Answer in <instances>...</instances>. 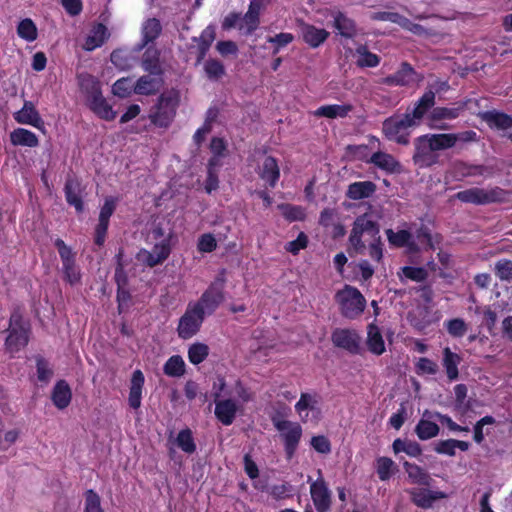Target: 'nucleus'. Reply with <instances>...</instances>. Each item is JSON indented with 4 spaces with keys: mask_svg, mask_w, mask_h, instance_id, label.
Masks as SVG:
<instances>
[{
    "mask_svg": "<svg viewBox=\"0 0 512 512\" xmlns=\"http://www.w3.org/2000/svg\"><path fill=\"white\" fill-rule=\"evenodd\" d=\"M55 246L57 247L58 253L62 260V266L75 261L74 253L72 252L71 248L64 243L63 240L56 239Z\"/></svg>",
    "mask_w": 512,
    "mask_h": 512,
    "instance_id": "nucleus-63",
    "label": "nucleus"
},
{
    "mask_svg": "<svg viewBox=\"0 0 512 512\" xmlns=\"http://www.w3.org/2000/svg\"><path fill=\"white\" fill-rule=\"evenodd\" d=\"M416 80L417 74L414 69L408 63H403L396 73L384 78L382 83L389 86H406Z\"/></svg>",
    "mask_w": 512,
    "mask_h": 512,
    "instance_id": "nucleus-16",
    "label": "nucleus"
},
{
    "mask_svg": "<svg viewBox=\"0 0 512 512\" xmlns=\"http://www.w3.org/2000/svg\"><path fill=\"white\" fill-rule=\"evenodd\" d=\"M461 363V357L451 351L449 347L443 349V366L449 380L453 381L458 378V365Z\"/></svg>",
    "mask_w": 512,
    "mask_h": 512,
    "instance_id": "nucleus-34",
    "label": "nucleus"
},
{
    "mask_svg": "<svg viewBox=\"0 0 512 512\" xmlns=\"http://www.w3.org/2000/svg\"><path fill=\"white\" fill-rule=\"evenodd\" d=\"M310 493L317 511L327 512L331 504V494L323 479L311 483Z\"/></svg>",
    "mask_w": 512,
    "mask_h": 512,
    "instance_id": "nucleus-13",
    "label": "nucleus"
},
{
    "mask_svg": "<svg viewBox=\"0 0 512 512\" xmlns=\"http://www.w3.org/2000/svg\"><path fill=\"white\" fill-rule=\"evenodd\" d=\"M163 86V79L161 75H143L141 76L134 85V93L138 95H154Z\"/></svg>",
    "mask_w": 512,
    "mask_h": 512,
    "instance_id": "nucleus-15",
    "label": "nucleus"
},
{
    "mask_svg": "<svg viewBox=\"0 0 512 512\" xmlns=\"http://www.w3.org/2000/svg\"><path fill=\"white\" fill-rule=\"evenodd\" d=\"M87 103L90 109L102 119L110 121L116 117V112L113 111L102 94Z\"/></svg>",
    "mask_w": 512,
    "mask_h": 512,
    "instance_id": "nucleus-35",
    "label": "nucleus"
},
{
    "mask_svg": "<svg viewBox=\"0 0 512 512\" xmlns=\"http://www.w3.org/2000/svg\"><path fill=\"white\" fill-rule=\"evenodd\" d=\"M495 274L502 281L512 280V261L500 259L495 263Z\"/></svg>",
    "mask_w": 512,
    "mask_h": 512,
    "instance_id": "nucleus-53",
    "label": "nucleus"
},
{
    "mask_svg": "<svg viewBox=\"0 0 512 512\" xmlns=\"http://www.w3.org/2000/svg\"><path fill=\"white\" fill-rule=\"evenodd\" d=\"M367 347L369 351L375 355H381L385 351V343L379 328L370 324L367 328Z\"/></svg>",
    "mask_w": 512,
    "mask_h": 512,
    "instance_id": "nucleus-33",
    "label": "nucleus"
},
{
    "mask_svg": "<svg viewBox=\"0 0 512 512\" xmlns=\"http://www.w3.org/2000/svg\"><path fill=\"white\" fill-rule=\"evenodd\" d=\"M439 371L438 364L426 357L419 358L415 363V372L419 376L435 375Z\"/></svg>",
    "mask_w": 512,
    "mask_h": 512,
    "instance_id": "nucleus-50",
    "label": "nucleus"
},
{
    "mask_svg": "<svg viewBox=\"0 0 512 512\" xmlns=\"http://www.w3.org/2000/svg\"><path fill=\"white\" fill-rule=\"evenodd\" d=\"M370 162L378 168L388 171L395 172L399 169L400 165L395 158L384 152H376L371 156Z\"/></svg>",
    "mask_w": 512,
    "mask_h": 512,
    "instance_id": "nucleus-38",
    "label": "nucleus"
},
{
    "mask_svg": "<svg viewBox=\"0 0 512 512\" xmlns=\"http://www.w3.org/2000/svg\"><path fill=\"white\" fill-rule=\"evenodd\" d=\"M465 109V104H459L454 107H436L430 113V120L440 121V120H452L457 118L461 112Z\"/></svg>",
    "mask_w": 512,
    "mask_h": 512,
    "instance_id": "nucleus-37",
    "label": "nucleus"
},
{
    "mask_svg": "<svg viewBox=\"0 0 512 512\" xmlns=\"http://www.w3.org/2000/svg\"><path fill=\"white\" fill-rule=\"evenodd\" d=\"M144 375L140 370L132 374L128 402L131 408L138 409L141 406Z\"/></svg>",
    "mask_w": 512,
    "mask_h": 512,
    "instance_id": "nucleus-20",
    "label": "nucleus"
},
{
    "mask_svg": "<svg viewBox=\"0 0 512 512\" xmlns=\"http://www.w3.org/2000/svg\"><path fill=\"white\" fill-rule=\"evenodd\" d=\"M357 65L360 67H376L380 63L379 57L368 51L365 46H360L356 50Z\"/></svg>",
    "mask_w": 512,
    "mask_h": 512,
    "instance_id": "nucleus-47",
    "label": "nucleus"
},
{
    "mask_svg": "<svg viewBox=\"0 0 512 512\" xmlns=\"http://www.w3.org/2000/svg\"><path fill=\"white\" fill-rule=\"evenodd\" d=\"M53 376V370L47 361L42 358L37 359V377L41 382H49Z\"/></svg>",
    "mask_w": 512,
    "mask_h": 512,
    "instance_id": "nucleus-62",
    "label": "nucleus"
},
{
    "mask_svg": "<svg viewBox=\"0 0 512 512\" xmlns=\"http://www.w3.org/2000/svg\"><path fill=\"white\" fill-rule=\"evenodd\" d=\"M78 83L81 91L86 94L87 102L102 94L100 82L90 74H80Z\"/></svg>",
    "mask_w": 512,
    "mask_h": 512,
    "instance_id": "nucleus-24",
    "label": "nucleus"
},
{
    "mask_svg": "<svg viewBox=\"0 0 512 512\" xmlns=\"http://www.w3.org/2000/svg\"><path fill=\"white\" fill-rule=\"evenodd\" d=\"M164 373L170 377H180L185 372V362L179 355L170 357L164 365Z\"/></svg>",
    "mask_w": 512,
    "mask_h": 512,
    "instance_id": "nucleus-44",
    "label": "nucleus"
},
{
    "mask_svg": "<svg viewBox=\"0 0 512 512\" xmlns=\"http://www.w3.org/2000/svg\"><path fill=\"white\" fill-rule=\"evenodd\" d=\"M273 424L280 432L284 441L287 457L291 458L294 455L302 436L301 426L296 422L278 418L273 419Z\"/></svg>",
    "mask_w": 512,
    "mask_h": 512,
    "instance_id": "nucleus-7",
    "label": "nucleus"
},
{
    "mask_svg": "<svg viewBox=\"0 0 512 512\" xmlns=\"http://www.w3.org/2000/svg\"><path fill=\"white\" fill-rule=\"evenodd\" d=\"M447 331L453 337H462L467 332V326L465 322L460 319H452L446 323Z\"/></svg>",
    "mask_w": 512,
    "mask_h": 512,
    "instance_id": "nucleus-59",
    "label": "nucleus"
},
{
    "mask_svg": "<svg viewBox=\"0 0 512 512\" xmlns=\"http://www.w3.org/2000/svg\"><path fill=\"white\" fill-rule=\"evenodd\" d=\"M208 354L209 347L204 343H194L188 350L189 361L194 365L203 362L207 358Z\"/></svg>",
    "mask_w": 512,
    "mask_h": 512,
    "instance_id": "nucleus-48",
    "label": "nucleus"
},
{
    "mask_svg": "<svg viewBox=\"0 0 512 512\" xmlns=\"http://www.w3.org/2000/svg\"><path fill=\"white\" fill-rule=\"evenodd\" d=\"M17 34L23 40L33 42L37 39L38 30L35 23L30 18H26L19 22Z\"/></svg>",
    "mask_w": 512,
    "mask_h": 512,
    "instance_id": "nucleus-41",
    "label": "nucleus"
},
{
    "mask_svg": "<svg viewBox=\"0 0 512 512\" xmlns=\"http://www.w3.org/2000/svg\"><path fill=\"white\" fill-rule=\"evenodd\" d=\"M215 38V31L212 27H207L203 30L199 37V51L200 55L198 61L204 58L206 52L208 51L211 43Z\"/></svg>",
    "mask_w": 512,
    "mask_h": 512,
    "instance_id": "nucleus-52",
    "label": "nucleus"
},
{
    "mask_svg": "<svg viewBox=\"0 0 512 512\" xmlns=\"http://www.w3.org/2000/svg\"><path fill=\"white\" fill-rule=\"evenodd\" d=\"M142 68L152 75H162L159 62V52L154 48H148L142 58Z\"/></svg>",
    "mask_w": 512,
    "mask_h": 512,
    "instance_id": "nucleus-36",
    "label": "nucleus"
},
{
    "mask_svg": "<svg viewBox=\"0 0 512 512\" xmlns=\"http://www.w3.org/2000/svg\"><path fill=\"white\" fill-rule=\"evenodd\" d=\"M388 241L391 245L397 247H408L410 251H416L417 245L412 240L413 235L407 230L394 232L392 229L386 230Z\"/></svg>",
    "mask_w": 512,
    "mask_h": 512,
    "instance_id": "nucleus-29",
    "label": "nucleus"
},
{
    "mask_svg": "<svg viewBox=\"0 0 512 512\" xmlns=\"http://www.w3.org/2000/svg\"><path fill=\"white\" fill-rule=\"evenodd\" d=\"M10 141L15 146L36 147L39 140L35 133L24 128H17L10 133Z\"/></svg>",
    "mask_w": 512,
    "mask_h": 512,
    "instance_id": "nucleus-32",
    "label": "nucleus"
},
{
    "mask_svg": "<svg viewBox=\"0 0 512 512\" xmlns=\"http://www.w3.org/2000/svg\"><path fill=\"white\" fill-rule=\"evenodd\" d=\"M428 137L435 151L451 148L458 140V135L456 134H431Z\"/></svg>",
    "mask_w": 512,
    "mask_h": 512,
    "instance_id": "nucleus-42",
    "label": "nucleus"
},
{
    "mask_svg": "<svg viewBox=\"0 0 512 512\" xmlns=\"http://www.w3.org/2000/svg\"><path fill=\"white\" fill-rule=\"evenodd\" d=\"M265 5V0H251L247 12L241 16L239 30L246 35L252 34L260 24V14Z\"/></svg>",
    "mask_w": 512,
    "mask_h": 512,
    "instance_id": "nucleus-10",
    "label": "nucleus"
},
{
    "mask_svg": "<svg viewBox=\"0 0 512 512\" xmlns=\"http://www.w3.org/2000/svg\"><path fill=\"white\" fill-rule=\"evenodd\" d=\"M332 341L337 347L352 353H358L360 350L361 338L354 330L337 329L332 334Z\"/></svg>",
    "mask_w": 512,
    "mask_h": 512,
    "instance_id": "nucleus-12",
    "label": "nucleus"
},
{
    "mask_svg": "<svg viewBox=\"0 0 512 512\" xmlns=\"http://www.w3.org/2000/svg\"><path fill=\"white\" fill-rule=\"evenodd\" d=\"M176 441L178 446L186 453H193L196 449L191 431L188 429L180 431Z\"/></svg>",
    "mask_w": 512,
    "mask_h": 512,
    "instance_id": "nucleus-56",
    "label": "nucleus"
},
{
    "mask_svg": "<svg viewBox=\"0 0 512 512\" xmlns=\"http://www.w3.org/2000/svg\"><path fill=\"white\" fill-rule=\"evenodd\" d=\"M435 149L428 137L423 135L415 140V153L413 159L421 167H428L436 162Z\"/></svg>",
    "mask_w": 512,
    "mask_h": 512,
    "instance_id": "nucleus-11",
    "label": "nucleus"
},
{
    "mask_svg": "<svg viewBox=\"0 0 512 512\" xmlns=\"http://www.w3.org/2000/svg\"><path fill=\"white\" fill-rule=\"evenodd\" d=\"M494 423L495 419L492 416H485L477 421L474 426V441L478 444L482 443L485 436L489 434V431H484V427Z\"/></svg>",
    "mask_w": 512,
    "mask_h": 512,
    "instance_id": "nucleus-55",
    "label": "nucleus"
},
{
    "mask_svg": "<svg viewBox=\"0 0 512 512\" xmlns=\"http://www.w3.org/2000/svg\"><path fill=\"white\" fill-rule=\"evenodd\" d=\"M84 512H103L100 497L92 490L86 492Z\"/></svg>",
    "mask_w": 512,
    "mask_h": 512,
    "instance_id": "nucleus-58",
    "label": "nucleus"
},
{
    "mask_svg": "<svg viewBox=\"0 0 512 512\" xmlns=\"http://www.w3.org/2000/svg\"><path fill=\"white\" fill-rule=\"evenodd\" d=\"M334 27L340 35L347 38L353 37L356 32L354 22L341 12L334 15Z\"/></svg>",
    "mask_w": 512,
    "mask_h": 512,
    "instance_id": "nucleus-39",
    "label": "nucleus"
},
{
    "mask_svg": "<svg viewBox=\"0 0 512 512\" xmlns=\"http://www.w3.org/2000/svg\"><path fill=\"white\" fill-rule=\"evenodd\" d=\"M203 69L206 77L212 81L220 79L225 74V68L223 64L215 59H208L204 63Z\"/></svg>",
    "mask_w": 512,
    "mask_h": 512,
    "instance_id": "nucleus-49",
    "label": "nucleus"
},
{
    "mask_svg": "<svg viewBox=\"0 0 512 512\" xmlns=\"http://www.w3.org/2000/svg\"><path fill=\"white\" fill-rule=\"evenodd\" d=\"M410 480L415 484H428L429 475L418 465L404 462L403 464Z\"/></svg>",
    "mask_w": 512,
    "mask_h": 512,
    "instance_id": "nucleus-46",
    "label": "nucleus"
},
{
    "mask_svg": "<svg viewBox=\"0 0 512 512\" xmlns=\"http://www.w3.org/2000/svg\"><path fill=\"white\" fill-rule=\"evenodd\" d=\"M237 412V404L232 399L215 400V415L224 425L233 423Z\"/></svg>",
    "mask_w": 512,
    "mask_h": 512,
    "instance_id": "nucleus-18",
    "label": "nucleus"
},
{
    "mask_svg": "<svg viewBox=\"0 0 512 512\" xmlns=\"http://www.w3.org/2000/svg\"><path fill=\"white\" fill-rule=\"evenodd\" d=\"M376 190V185L371 181L354 182L348 186L347 196L353 200L370 197Z\"/></svg>",
    "mask_w": 512,
    "mask_h": 512,
    "instance_id": "nucleus-31",
    "label": "nucleus"
},
{
    "mask_svg": "<svg viewBox=\"0 0 512 512\" xmlns=\"http://www.w3.org/2000/svg\"><path fill=\"white\" fill-rule=\"evenodd\" d=\"M482 119L491 127L499 130L512 128V117L497 111H487L481 115Z\"/></svg>",
    "mask_w": 512,
    "mask_h": 512,
    "instance_id": "nucleus-26",
    "label": "nucleus"
},
{
    "mask_svg": "<svg viewBox=\"0 0 512 512\" xmlns=\"http://www.w3.org/2000/svg\"><path fill=\"white\" fill-rule=\"evenodd\" d=\"M134 85L135 83L131 78L123 77L114 83L112 92L120 98H126L134 92Z\"/></svg>",
    "mask_w": 512,
    "mask_h": 512,
    "instance_id": "nucleus-51",
    "label": "nucleus"
},
{
    "mask_svg": "<svg viewBox=\"0 0 512 512\" xmlns=\"http://www.w3.org/2000/svg\"><path fill=\"white\" fill-rule=\"evenodd\" d=\"M413 502L421 508H430L434 501L446 498L441 491H430L427 489H414L410 492Z\"/></svg>",
    "mask_w": 512,
    "mask_h": 512,
    "instance_id": "nucleus-21",
    "label": "nucleus"
},
{
    "mask_svg": "<svg viewBox=\"0 0 512 512\" xmlns=\"http://www.w3.org/2000/svg\"><path fill=\"white\" fill-rule=\"evenodd\" d=\"M435 103V93L432 90L426 91L415 103L411 111L402 115H395L383 122V133L385 136L399 144L409 143L410 129L417 127L424 115Z\"/></svg>",
    "mask_w": 512,
    "mask_h": 512,
    "instance_id": "nucleus-1",
    "label": "nucleus"
},
{
    "mask_svg": "<svg viewBox=\"0 0 512 512\" xmlns=\"http://www.w3.org/2000/svg\"><path fill=\"white\" fill-rule=\"evenodd\" d=\"M205 316L191 303L187 305L184 314L180 317L177 333L181 339H190L198 333Z\"/></svg>",
    "mask_w": 512,
    "mask_h": 512,
    "instance_id": "nucleus-8",
    "label": "nucleus"
},
{
    "mask_svg": "<svg viewBox=\"0 0 512 512\" xmlns=\"http://www.w3.org/2000/svg\"><path fill=\"white\" fill-rule=\"evenodd\" d=\"M423 416L424 417H435L436 419H438L440 421L441 424L446 425L449 428V430L453 431V432H460V431L468 432L469 431V428L467 426H465V427L460 426V425L456 424L449 416L440 414L438 412L431 414L430 412L425 411Z\"/></svg>",
    "mask_w": 512,
    "mask_h": 512,
    "instance_id": "nucleus-54",
    "label": "nucleus"
},
{
    "mask_svg": "<svg viewBox=\"0 0 512 512\" xmlns=\"http://www.w3.org/2000/svg\"><path fill=\"white\" fill-rule=\"evenodd\" d=\"M224 279L217 278L196 302H190L204 315H211L224 300Z\"/></svg>",
    "mask_w": 512,
    "mask_h": 512,
    "instance_id": "nucleus-5",
    "label": "nucleus"
},
{
    "mask_svg": "<svg viewBox=\"0 0 512 512\" xmlns=\"http://www.w3.org/2000/svg\"><path fill=\"white\" fill-rule=\"evenodd\" d=\"M317 399L315 395L302 393L295 405V410L303 422L309 421V414L316 411Z\"/></svg>",
    "mask_w": 512,
    "mask_h": 512,
    "instance_id": "nucleus-27",
    "label": "nucleus"
},
{
    "mask_svg": "<svg viewBox=\"0 0 512 512\" xmlns=\"http://www.w3.org/2000/svg\"><path fill=\"white\" fill-rule=\"evenodd\" d=\"M162 31L161 23L156 18H149L145 20L142 24L141 34H142V43L140 45V49L146 46L148 43L156 40Z\"/></svg>",
    "mask_w": 512,
    "mask_h": 512,
    "instance_id": "nucleus-28",
    "label": "nucleus"
},
{
    "mask_svg": "<svg viewBox=\"0 0 512 512\" xmlns=\"http://www.w3.org/2000/svg\"><path fill=\"white\" fill-rule=\"evenodd\" d=\"M456 198L465 203L483 204L489 201L488 194L479 188H471L460 191L456 194Z\"/></svg>",
    "mask_w": 512,
    "mask_h": 512,
    "instance_id": "nucleus-40",
    "label": "nucleus"
},
{
    "mask_svg": "<svg viewBox=\"0 0 512 512\" xmlns=\"http://www.w3.org/2000/svg\"><path fill=\"white\" fill-rule=\"evenodd\" d=\"M377 474L382 481L388 480L396 471V464L388 457H379L376 460Z\"/></svg>",
    "mask_w": 512,
    "mask_h": 512,
    "instance_id": "nucleus-45",
    "label": "nucleus"
},
{
    "mask_svg": "<svg viewBox=\"0 0 512 512\" xmlns=\"http://www.w3.org/2000/svg\"><path fill=\"white\" fill-rule=\"evenodd\" d=\"M218 165V160L216 158H211L208 166V176L206 179L205 190L207 193H211L212 191L218 188V177L215 172V166Z\"/></svg>",
    "mask_w": 512,
    "mask_h": 512,
    "instance_id": "nucleus-57",
    "label": "nucleus"
},
{
    "mask_svg": "<svg viewBox=\"0 0 512 512\" xmlns=\"http://www.w3.org/2000/svg\"><path fill=\"white\" fill-rule=\"evenodd\" d=\"M415 432L419 439L428 440L438 435L439 427L432 421L421 419L416 425Z\"/></svg>",
    "mask_w": 512,
    "mask_h": 512,
    "instance_id": "nucleus-43",
    "label": "nucleus"
},
{
    "mask_svg": "<svg viewBox=\"0 0 512 512\" xmlns=\"http://www.w3.org/2000/svg\"><path fill=\"white\" fill-rule=\"evenodd\" d=\"M280 176V171L276 160L273 157H265L260 166V177L274 187Z\"/></svg>",
    "mask_w": 512,
    "mask_h": 512,
    "instance_id": "nucleus-25",
    "label": "nucleus"
},
{
    "mask_svg": "<svg viewBox=\"0 0 512 512\" xmlns=\"http://www.w3.org/2000/svg\"><path fill=\"white\" fill-rule=\"evenodd\" d=\"M72 393L68 383L64 380L58 381L53 390L51 399L58 409H65L71 402Z\"/></svg>",
    "mask_w": 512,
    "mask_h": 512,
    "instance_id": "nucleus-22",
    "label": "nucleus"
},
{
    "mask_svg": "<svg viewBox=\"0 0 512 512\" xmlns=\"http://www.w3.org/2000/svg\"><path fill=\"white\" fill-rule=\"evenodd\" d=\"M299 29L303 41L312 48L319 47L329 37L327 30L317 28L303 21L299 22Z\"/></svg>",
    "mask_w": 512,
    "mask_h": 512,
    "instance_id": "nucleus-14",
    "label": "nucleus"
},
{
    "mask_svg": "<svg viewBox=\"0 0 512 512\" xmlns=\"http://www.w3.org/2000/svg\"><path fill=\"white\" fill-rule=\"evenodd\" d=\"M28 324L22 316L15 312L11 315L9 334L6 338V348L10 353L18 352L28 343Z\"/></svg>",
    "mask_w": 512,
    "mask_h": 512,
    "instance_id": "nucleus-6",
    "label": "nucleus"
},
{
    "mask_svg": "<svg viewBox=\"0 0 512 512\" xmlns=\"http://www.w3.org/2000/svg\"><path fill=\"white\" fill-rule=\"evenodd\" d=\"M171 253V243L169 238H163L154 243L151 250L140 249L137 253V259L141 263L154 267L162 264Z\"/></svg>",
    "mask_w": 512,
    "mask_h": 512,
    "instance_id": "nucleus-9",
    "label": "nucleus"
},
{
    "mask_svg": "<svg viewBox=\"0 0 512 512\" xmlns=\"http://www.w3.org/2000/svg\"><path fill=\"white\" fill-rule=\"evenodd\" d=\"M402 273L405 277H407L413 281H416V282H422L428 276L427 271L422 267L407 266V267L402 268Z\"/></svg>",
    "mask_w": 512,
    "mask_h": 512,
    "instance_id": "nucleus-61",
    "label": "nucleus"
},
{
    "mask_svg": "<svg viewBox=\"0 0 512 512\" xmlns=\"http://www.w3.org/2000/svg\"><path fill=\"white\" fill-rule=\"evenodd\" d=\"M197 247L200 252L208 253L216 249L217 242L212 234L207 233L199 238Z\"/></svg>",
    "mask_w": 512,
    "mask_h": 512,
    "instance_id": "nucleus-64",
    "label": "nucleus"
},
{
    "mask_svg": "<svg viewBox=\"0 0 512 512\" xmlns=\"http://www.w3.org/2000/svg\"><path fill=\"white\" fill-rule=\"evenodd\" d=\"M351 110L352 105L350 104H332L319 107L313 112V114L317 117L335 119L346 117Z\"/></svg>",
    "mask_w": 512,
    "mask_h": 512,
    "instance_id": "nucleus-30",
    "label": "nucleus"
},
{
    "mask_svg": "<svg viewBox=\"0 0 512 512\" xmlns=\"http://www.w3.org/2000/svg\"><path fill=\"white\" fill-rule=\"evenodd\" d=\"M14 119L20 124L31 125L36 128H41L44 124L33 103L30 101H25L22 109L14 113Z\"/></svg>",
    "mask_w": 512,
    "mask_h": 512,
    "instance_id": "nucleus-17",
    "label": "nucleus"
},
{
    "mask_svg": "<svg viewBox=\"0 0 512 512\" xmlns=\"http://www.w3.org/2000/svg\"><path fill=\"white\" fill-rule=\"evenodd\" d=\"M349 242L357 254H364L366 244H368L370 257L377 262L381 261L383 251L379 227L367 214L356 218Z\"/></svg>",
    "mask_w": 512,
    "mask_h": 512,
    "instance_id": "nucleus-2",
    "label": "nucleus"
},
{
    "mask_svg": "<svg viewBox=\"0 0 512 512\" xmlns=\"http://www.w3.org/2000/svg\"><path fill=\"white\" fill-rule=\"evenodd\" d=\"M335 301L342 316L348 319L358 318L365 310L366 299L355 287L345 285L335 294Z\"/></svg>",
    "mask_w": 512,
    "mask_h": 512,
    "instance_id": "nucleus-3",
    "label": "nucleus"
},
{
    "mask_svg": "<svg viewBox=\"0 0 512 512\" xmlns=\"http://www.w3.org/2000/svg\"><path fill=\"white\" fill-rule=\"evenodd\" d=\"M62 269L66 281L69 282L71 285H75L80 282L81 274L78 267L75 265V261L63 265Z\"/></svg>",
    "mask_w": 512,
    "mask_h": 512,
    "instance_id": "nucleus-60",
    "label": "nucleus"
},
{
    "mask_svg": "<svg viewBox=\"0 0 512 512\" xmlns=\"http://www.w3.org/2000/svg\"><path fill=\"white\" fill-rule=\"evenodd\" d=\"M178 102V94L174 91L161 94L157 104L149 113L150 121L155 126L167 128L174 119Z\"/></svg>",
    "mask_w": 512,
    "mask_h": 512,
    "instance_id": "nucleus-4",
    "label": "nucleus"
},
{
    "mask_svg": "<svg viewBox=\"0 0 512 512\" xmlns=\"http://www.w3.org/2000/svg\"><path fill=\"white\" fill-rule=\"evenodd\" d=\"M66 201L75 207L77 212L83 211L82 186L76 179L69 178L65 184Z\"/></svg>",
    "mask_w": 512,
    "mask_h": 512,
    "instance_id": "nucleus-19",
    "label": "nucleus"
},
{
    "mask_svg": "<svg viewBox=\"0 0 512 512\" xmlns=\"http://www.w3.org/2000/svg\"><path fill=\"white\" fill-rule=\"evenodd\" d=\"M108 36L107 28L103 24H97L87 35L83 48L87 51H92L100 47L106 41Z\"/></svg>",
    "mask_w": 512,
    "mask_h": 512,
    "instance_id": "nucleus-23",
    "label": "nucleus"
}]
</instances>
